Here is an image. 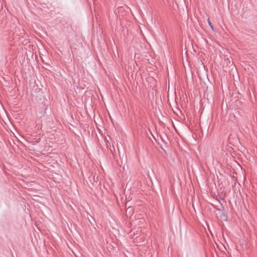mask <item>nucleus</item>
I'll return each mask as SVG.
<instances>
[{
    "label": "nucleus",
    "instance_id": "f03ea898",
    "mask_svg": "<svg viewBox=\"0 0 257 257\" xmlns=\"http://www.w3.org/2000/svg\"><path fill=\"white\" fill-rule=\"evenodd\" d=\"M222 245L223 246V247H224V248H225V246L223 245V244H222Z\"/></svg>",
    "mask_w": 257,
    "mask_h": 257
},
{
    "label": "nucleus",
    "instance_id": "f257e3e1",
    "mask_svg": "<svg viewBox=\"0 0 257 257\" xmlns=\"http://www.w3.org/2000/svg\"><path fill=\"white\" fill-rule=\"evenodd\" d=\"M208 24L210 26V27L211 28V29L212 30H213V26H212V25L211 22L209 21V19H208Z\"/></svg>",
    "mask_w": 257,
    "mask_h": 257
}]
</instances>
